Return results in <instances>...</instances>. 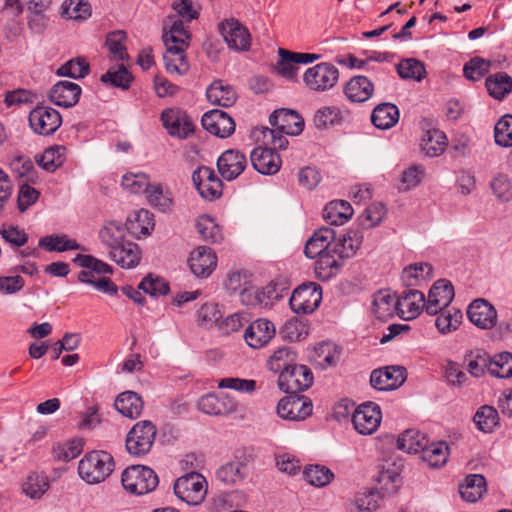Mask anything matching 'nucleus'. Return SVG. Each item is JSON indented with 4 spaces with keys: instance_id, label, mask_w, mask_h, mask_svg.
Returning <instances> with one entry per match:
<instances>
[{
    "instance_id": "obj_21",
    "label": "nucleus",
    "mask_w": 512,
    "mask_h": 512,
    "mask_svg": "<svg viewBox=\"0 0 512 512\" xmlns=\"http://www.w3.org/2000/svg\"><path fill=\"white\" fill-rule=\"evenodd\" d=\"M217 256L206 246H199L191 252L189 266L192 273L201 278L208 277L216 268Z\"/></svg>"
},
{
    "instance_id": "obj_36",
    "label": "nucleus",
    "mask_w": 512,
    "mask_h": 512,
    "mask_svg": "<svg viewBox=\"0 0 512 512\" xmlns=\"http://www.w3.org/2000/svg\"><path fill=\"white\" fill-rule=\"evenodd\" d=\"M460 495L468 502H476L486 492V480L480 474L466 476L459 487Z\"/></svg>"
},
{
    "instance_id": "obj_58",
    "label": "nucleus",
    "mask_w": 512,
    "mask_h": 512,
    "mask_svg": "<svg viewBox=\"0 0 512 512\" xmlns=\"http://www.w3.org/2000/svg\"><path fill=\"white\" fill-rule=\"evenodd\" d=\"M151 205L157 207L160 211L165 212L172 205V199L168 190L164 191L161 184H153L148 186L145 192Z\"/></svg>"
},
{
    "instance_id": "obj_35",
    "label": "nucleus",
    "mask_w": 512,
    "mask_h": 512,
    "mask_svg": "<svg viewBox=\"0 0 512 512\" xmlns=\"http://www.w3.org/2000/svg\"><path fill=\"white\" fill-rule=\"evenodd\" d=\"M353 215L351 205L344 200H334L326 205L323 217L330 225H342Z\"/></svg>"
},
{
    "instance_id": "obj_32",
    "label": "nucleus",
    "mask_w": 512,
    "mask_h": 512,
    "mask_svg": "<svg viewBox=\"0 0 512 512\" xmlns=\"http://www.w3.org/2000/svg\"><path fill=\"white\" fill-rule=\"evenodd\" d=\"M399 120V110L392 103H381L377 105L371 114L373 125L382 130L390 129Z\"/></svg>"
},
{
    "instance_id": "obj_41",
    "label": "nucleus",
    "mask_w": 512,
    "mask_h": 512,
    "mask_svg": "<svg viewBox=\"0 0 512 512\" xmlns=\"http://www.w3.org/2000/svg\"><path fill=\"white\" fill-rule=\"evenodd\" d=\"M381 498L397 493L401 486L400 474L394 468H383L376 478Z\"/></svg>"
},
{
    "instance_id": "obj_42",
    "label": "nucleus",
    "mask_w": 512,
    "mask_h": 512,
    "mask_svg": "<svg viewBox=\"0 0 512 512\" xmlns=\"http://www.w3.org/2000/svg\"><path fill=\"white\" fill-rule=\"evenodd\" d=\"M428 443L425 434L418 430L408 429L404 431L397 440V447L407 453H420Z\"/></svg>"
},
{
    "instance_id": "obj_25",
    "label": "nucleus",
    "mask_w": 512,
    "mask_h": 512,
    "mask_svg": "<svg viewBox=\"0 0 512 512\" xmlns=\"http://www.w3.org/2000/svg\"><path fill=\"white\" fill-rule=\"evenodd\" d=\"M363 241V235L358 230H349L335 237L333 241V254L342 263L344 258H350L356 254Z\"/></svg>"
},
{
    "instance_id": "obj_7",
    "label": "nucleus",
    "mask_w": 512,
    "mask_h": 512,
    "mask_svg": "<svg viewBox=\"0 0 512 512\" xmlns=\"http://www.w3.org/2000/svg\"><path fill=\"white\" fill-rule=\"evenodd\" d=\"M321 299V287L311 282L296 288L290 297L289 304L295 313L308 314L319 306Z\"/></svg>"
},
{
    "instance_id": "obj_11",
    "label": "nucleus",
    "mask_w": 512,
    "mask_h": 512,
    "mask_svg": "<svg viewBox=\"0 0 512 512\" xmlns=\"http://www.w3.org/2000/svg\"><path fill=\"white\" fill-rule=\"evenodd\" d=\"M219 31L228 47L235 51H247L251 46L248 29L237 19L230 18L219 24Z\"/></svg>"
},
{
    "instance_id": "obj_23",
    "label": "nucleus",
    "mask_w": 512,
    "mask_h": 512,
    "mask_svg": "<svg viewBox=\"0 0 512 512\" xmlns=\"http://www.w3.org/2000/svg\"><path fill=\"white\" fill-rule=\"evenodd\" d=\"M250 160L254 169L264 175L277 173L281 166L280 156L270 148H255L251 152Z\"/></svg>"
},
{
    "instance_id": "obj_31",
    "label": "nucleus",
    "mask_w": 512,
    "mask_h": 512,
    "mask_svg": "<svg viewBox=\"0 0 512 512\" xmlns=\"http://www.w3.org/2000/svg\"><path fill=\"white\" fill-rule=\"evenodd\" d=\"M166 51L163 55L166 71L170 74L183 75L189 70V64L186 59L185 47L165 46Z\"/></svg>"
},
{
    "instance_id": "obj_39",
    "label": "nucleus",
    "mask_w": 512,
    "mask_h": 512,
    "mask_svg": "<svg viewBox=\"0 0 512 512\" xmlns=\"http://www.w3.org/2000/svg\"><path fill=\"white\" fill-rule=\"evenodd\" d=\"M39 246L48 251L64 252L68 250H82L86 248L79 244L75 239H71L66 234H56L42 237L39 240Z\"/></svg>"
},
{
    "instance_id": "obj_6",
    "label": "nucleus",
    "mask_w": 512,
    "mask_h": 512,
    "mask_svg": "<svg viewBox=\"0 0 512 512\" xmlns=\"http://www.w3.org/2000/svg\"><path fill=\"white\" fill-rule=\"evenodd\" d=\"M156 427L148 420L133 426L126 438L127 451L135 456L147 454L154 443Z\"/></svg>"
},
{
    "instance_id": "obj_20",
    "label": "nucleus",
    "mask_w": 512,
    "mask_h": 512,
    "mask_svg": "<svg viewBox=\"0 0 512 512\" xmlns=\"http://www.w3.org/2000/svg\"><path fill=\"white\" fill-rule=\"evenodd\" d=\"M269 122L285 135H299L304 128L303 118L296 111L285 108L275 110L270 115Z\"/></svg>"
},
{
    "instance_id": "obj_55",
    "label": "nucleus",
    "mask_w": 512,
    "mask_h": 512,
    "mask_svg": "<svg viewBox=\"0 0 512 512\" xmlns=\"http://www.w3.org/2000/svg\"><path fill=\"white\" fill-rule=\"evenodd\" d=\"M315 361L323 369L335 365L339 359L337 346L332 342L318 344L315 349Z\"/></svg>"
},
{
    "instance_id": "obj_10",
    "label": "nucleus",
    "mask_w": 512,
    "mask_h": 512,
    "mask_svg": "<svg viewBox=\"0 0 512 512\" xmlns=\"http://www.w3.org/2000/svg\"><path fill=\"white\" fill-rule=\"evenodd\" d=\"M192 181L200 196L206 200L213 201L222 195V181L210 167H198L192 174Z\"/></svg>"
},
{
    "instance_id": "obj_53",
    "label": "nucleus",
    "mask_w": 512,
    "mask_h": 512,
    "mask_svg": "<svg viewBox=\"0 0 512 512\" xmlns=\"http://www.w3.org/2000/svg\"><path fill=\"white\" fill-rule=\"evenodd\" d=\"M488 371L498 378L512 377V353L502 352L495 355L489 361Z\"/></svg>"
},
{
    "instance_id": "obj_48",
    "label": "nucleus",
    "mask_w": 512,
    "mask_h": 512,
    "mask_svg": "<svg viewBox=\"0 0 512 512\" xmlns=\"http://www.w3.org/2000/svg\"><path fill=\"white\" fill-rule=\"evenodd\" d=\"M398 75L404 80H414L420 82L426 76L424 64L415 59H403L396 66Z\"/></svg>"
},
{
    "instance_id": "obj_28",
    "label": "nucleus",
    "mask_w": 512,
    "mask_h": 512,
    "mask_svg": "<svg viewBox=\"0 0 512 512\" xmlns=\"http://www.w3.org/2000/svg\"><path fill=\"white\" fill-rule=\"evenodd\" d=\"M373 83L365 76L351 78L344 87V93L351 102H365L373 94Z\"/></svg>"
},
{
    "instance_id": "obj_30",
    "label": "nucleus",
    "mask_w": 512,
    "mask_h": 512,
    "mask_svg": "<svg viewBox=\"0 0 512 512\" xmlns=\"http://www.w3.org/2000/svg\"><path fill=\"white\" fill-rule=\"evenodd\" d=\"M154 228V216L153 214L145 209L131 214L126 223V230L137 238L141 236H147Z\"/></svg>"
},
{
    "instance_id": "obj_60",
    "label": "nucleus",
    "mask_w": 512,
    "mask_h": 512,
    "mask_svg": "<svg viewBox=\"0 0 512 512\" xmlns=\"http://www.w3.org/2000/svg\"><path fill=\"white\" fill-rule=\"evenodd\" d=\"M125 228L117 222L108 223L99 233L103 243H105L110 250L122 244L124 241Z\"/></svg>"
},
{
    "instance_id": "obj_16",
    "label": "nucleus",
    "mask_w": 512,
    "mask_h": 512,
    "mask_svg": "<svg viewBox=\"0 0 512 512\" xmlns=\"http://www.w3.org/2000/svg\"><path fill=\"white\" fill-rule=\"evenodd\" d=\"M454 298V288L450 281L446 279L437 280L428 293L427 313L437 315L452 302Z\"/></svg>"
},
{
    "instance_id": "obj_49",
    "label": "nucleus",
    "mask_w": 512,
    "mask_h": 512,
    "mask_svg": "<svg viewBox=\"0 0 512 512\" xmlns=\"http://www.w3.org/2000/svg\"><path fill=\"white\" fill-rule=\"evenodd\" d=\"M380 492L377 489H367L359 492L353 499L356 512H375L380 507Z\"/></svg>"
},
{
    "instance_id": "obj_27",
    "label": "nucleus",
    "mask_w": 512,
    "mask_h": 512,
    "mask_svg": "<svg viewBox=\"0 0 512 512\" xmlns=\"http://www.w3.org/2000/svg\"><path fill=\"white\" fill-rule=\"evenodd\" d=\"M208 101L213 105L231 107L237 100L233 87L221 80H215L206 91Z\"/></svg>"
},
{
    "instance_id": "obj_1",
    "label": "nucleus",
    "mask_w": 512,
    "mask_h": 512,
    "mask_svg": "<svg viewBox=\"0 0 512 512\" xmlns=\"http://www.w3.org/2000/svg\"><path fill=\"white\" fill-rule=\"evenodd\" d=\"M336 231L329 227H322L314 232L307 240L304 253L308 258L318 257L315 263V273L318 279L328 281L340 270L342 263L333 254V241Z\"/></svg>"
},
{
    "instance_id": "obj_50",
    "label": "nucleus",
    "mask_w": 512,
    "mask_h": 512,
    "mask_svg": "<svg viewBox=\"0 0 512 512\" xmlns=\"http://www.w3.org/2000/svg\"><path fill=\"white\" fill-rule=\"evenodd\" d=\"M477 428L485 433H490L499 423L497 410L489 405L480 407L473 418Z\"/></svg>"
},
{
    "instance_id": "obj_24",
    "label": "nucleus",
    "mask_w": 512,
    "mask_h": 512,
    "mask_svg": "<svg viewBox=\"0 0 512 512\" xmlns=\"http://www.w3.org/2000/svg\"><path fill=\"white\" fill-rule=\"evenodd\" d=\"M275 333L276 329L272 322L267 319H258L248 326L244 338L250 347L260 348L266 345Z\"/></svg>"
},
{
    "instance_id": "obj_40",
    "label": "nucleus",
    "mask_w": 512,
    "mask_h": 512,
    "mask_svg": "<svg viewBox=\"0 0 512 512\" xmlns=\"http://www.w3.org/2000/svg\"><path fill=\"white\" fill-rule=\"evenodd\" d=\"M485 86L490 96L502 100L512 91V78L505 72H498L486 78Z\"/></svg>"
},
{
    "instance_id": "obj_64",
    "label": "nucleus",
    "mask_w": 512,
    "mask_h": 512,
    "mask_svg": "<svg viewBox=\"0 0 512 512\" xmlns=\"http://www.w3.org/2000/svg\"><path fill=\"white\" fill-rule=\"evenodd\" d=\"M122 187L132 194L146 192L149 177L145 173H127L122 177Z\"/></svg>"
},
{
    "instance_id": "obj_3",
    "label": "nucleus",
    "mask_w": 512,
    "mask_h": 512,
    "mask_svg": "<svg viewBox=\"0 0 512 512\" xmlns=\"http://www.w3.org/2000/svg\"><path fill=\"white\" fill-rule=\"evenodd\" d=\"M121 482L128 493L144 495L156 489L159 479L153 469L143 465H131L122 472Z\"/></svg>"
},
{
    "instance_id": "obj_22",
    "label": "nucleus",
    "mask_w": 512,
    "mask_h": 512,
    "mask_svg": "<svg viewBox=\"0 0 512 512\" xmlns=\"http://www.w3.org/2000/svg\"><path fill=\"white\" fill-rule=\"evenodd\" d=\"M81 87L70 81H59L51 88L49 92V100L64 108L75 106L81 95Z\"/></svg>"
},
{
    "instance_id": "obj_12",
    "label": "nucleus",
    "mask_w": 512,
    "mask_h": 512,
    "mask_svg": "<svg viewBox=\"0 0 512 512\" xmlns=\"http://www.w3.org/2000/svg\"><path fill=\"white\" fill-rule=\"evenodd\" d=\"M407 378L406 368L403 366H387L375 369L370 376L371 386L380 391L399 388Z\"/></svg>"
},
{
    "instance_id": "obj_38",
    "label": "nucleus",
    "mask_w": 512,
    "mask_h": 512,
    "mask_svg": "<svg viewBox=\"0 0 512 512\" xmlns=\"http://www.w3.org/2000/svg\"><path fill=\"white\" fill-rule=\"evenodd\" d=\"M446 146L447 137L438 129L428 130L421 142V150L429 157L440 156L445 151Z\"/></svg>"
},
{
    "instance_id": "obj_57",
    "label": "nucleus",
    "mask_w": 512,
    "mask_h": 512,
    "mask_svg": "<svg viewBox=\"0 0 512 512\" xmlns=\"http://www.w3.org/2000/svg\"><path fill=\"white\" fill-rule=\"evenodd\" d=\"M48 488L47 477L38 473L30 474L23 484V492L32 499L41 498Z\"/></svg>"
},
{
    "instance_id": "obj_45",
    "label": "nucleus",
    "mask_w": 512,
    "mask_h": 512,
    "mask_svg": "<svg viewBox=\"0 0 512 512\" xmlns=\"http://www.w3.org/2000/svg\"><path fill=\"white\" fill-rule=\"evenodd\" d=\"M297 355L289 347H281L277 349L269 358V369L275 373H283L294 364H296Z\"/></svg>"
},
{
    "instance_id": "obj_63",
    "label": "nucleus",
    "mask_w": 512,
    "mask_h": 512,
    "mask_svg": "<svg viewBox=\"0 0 512 512\" xmlns=\"http://www.w3.org/2000/svg\"><path fill=\"white\" fill-rule=\"evenodd\" d=\"M495 142L503 147L512 146V115L503 116L494 128Z\"/></svg>"
},
{
    "instance_id": "obj_46",
    "label": "nucleus",
    "mask_w": 512,
    "mask_h": 512,
    "mask_svg": "<svg viewBox=\"0 0 512 512\" xmlns=\"http://www.w3.org/2000/svg\"><path fill=\"white\" fill-rule=\"evenodd\" d=\"M100 81L106 85L127 90L131 86L133 76L124 65H120L102 74Z\"/></svg>"
},
{
    "instance_id": "obj_29",
    "label": "nucleus",
    "mask_w": 512,
    "mask_h": 512,
    "mask_svg": "<svg viewBox=\"0 0 512 512\" xmlns=\"http://www.w3.org/2000/svg\"><path fill=\"white\" fill-rule=\"evenodd\" d=\"M114 406L123 416L135 419L142 413L143 401L136 392L125 391L117 396Z\"/></svg>"
},
{
    "instance_id": "obj_61",
    "label": "nucleus",
    "mask_w": 512,
    "mask_h": 512,
    "mask_svg": "<svg viewBox=\"0 0 512 512\" xmlns=\"http://www.w3.org/2000/svg\"><path fill=\"white\" fill-rule=\"evenodd\" d=\"M73 263L82 268L91 269L99 277L105 274H112L113 272L110 265L88 254H77L73 258Z\"/></svg>"
},
{
    "instance_id": "obj_52",
    "label": "nucleus",
    "mask_w": 512,
    "mask_h": 512,
    "mask_svg": "<svg viewBox=\"0 0 512 512\" xmlns=\"http://www.w3.org/2000/svg\"><path fill=\"white\" fill-rule=\"evenodd\" d=\"M303 476L310 485L324 487L332 481L334 474L325 466L309 465L304 469Z\"/></svg>"
},
{
    "instance_id": "obj_26",
    "label": "nucleus",
    "mask_w": 512,
    "mask_h": 512,
    "mask_svg": "<svg viewBox=\"0 0 512 512\" xmlns=\"http://www.w3.org/2000/svg\"><path fill=\"white\" fill-rule=\"evenodd\" d=\"M110 257L122 268H134L141 259L137 244L125 241L109 251Z\"/></svg>"
},
{
    "instance_id": "obj_4",
    "label": "nucleus",
    "mask_w": 512,
    "mask_h": 512,
    "mask_svg": "<svg viewBox=\"0 0 512 512\" xmlns=\"http://www.w3.org/2000/svg\"><path fill=\"white\" fill-rule=\"evenodd\" d=\"M206 479L192 472L178 478L174 484L176 496L189 505L200 504L207 493Z\"/></svg>"
},
{
    "instance_id": "obj_51",
    "label": "nucleus",
    "mask_w": 512,
    "mask_h": 512,
    "mask_svg": "<svg viewBox=\"0 0 512 512\" xmlns=\"http://www.w3.org/2000/svg\"><path fill=\"white\" fill-rule=\"evenodd\" d=\"M247 476V467L244 463L236 461L223 465L217 471V478L225 484H235Z\"/></svg>"
},
{
    "instance_id": "obj_37",
    "label": "nucleus",
    "mask_w": 512,
    "mask_h": 512,
    "mask_svg": "<svg viewBox=\"0 0 512 512\" xmlns=\"http://www.w3.org/2000/svg\"><path fill=\"white\" fill-rule=\"evenodd\" d=\"M191 40L190 32L185 28L182 19L173 20L168 30L164 28L163 41L165 46L188 48Z\"/></svg>"
},
{
    "instance_id": "obj_5",
    "label": "nucleus",
    "mask_w": 512,
    "mask_h": 512,
    "mask_svg": "<svg viewBox=\"0 0 512 512\" xmlns=\"http://www.w3.org/2000/svg\"><path fill=\"white\" fill-rule=\"evenodd\" d=\"M339 78L337 67L328 62H322L308 68L303 74L305 86L313 92H324L333 88Z\"/></svg>"
},
{
    "instance_id": "obj_8",
    "label": "nucleus",
    "mask_w": 512,
    "mask_h": 512,
    "mask_svg": "<svg viewBox=\"0 0 512 512\" xmlns=\"http://www.w3.org/2000/svg\"><path fill=\"white\" fill-rule=\"evenodd\" d=\"M313 384V374L305 365L297 363L283 371L278 378L279 388L288 394H297Z\"/></svg>"
},
{
    "instance_id": "obj_13",
    "label": "nucleus",
    "mask_w": 512,
    "mask_h": 512,
    "mask_svg": "<svg viewBox=\"0 0 512 512\" xmlns=\"http://www.w3.org/2000/svg\"><path fill=\"white\" fill-rule=\"evenodd\" d=\"M380 407L374 403L360 405L352 416V423L356 431L362 435L373 434L381 422Z\"/></svg>"
},
{
    "instance_id": "obj_18",
    "label": "nucleus",
    "mask_w": 512,
    "mask_h": 512,
    "mask_svg": "<svg viewBox=\"0 0 512 512\" xmlns=\"http://www.w3.org/2000/svg\"><path fill=\"white\" fill-rule=\"evenodd\" d=\"M247 159L245 155L234 149L224 151L217 160V169L223 179L232 181L245 169Z\"/></svg>"
},
{
    "instance_id": "obj_59",
    "label": "nucleus",
    "mask_w": 512,
    "mask_h": 512,
    "mask_svg": "<svg viewBox=\"0 0 512 512\" xmlns=\"http://www.w3.org/2000/svg\"><path fill=\"white\" fill-rule=\"evenodd\" d=\"M89 63L85 58L71 59L57 69L58 76H65L74 79L83 78L89 73Z\"/></svg>"
},
{
    "instance_id": "obj_17",
    "label": "nucleus",
    "mask_w": 512,
    "mask_h": 512,
    "mask_svg": "<svg viewBox=\"0 0 512 512\" xmlns=\"http://www.w3.org/2000/svg\"><path fill=\"white\" fill-rule=\"evenodd\" d=\"M161 120L171 136L186 138L194 131V123L191 118L180 109L164 110Z\"/></svg>"
},
{
    "instance_id": "obj_54",
    "label": "nucleus",
    "mask_w": 512,
    "mask_h": 512,
    "mask_svg": "<svg viewBox=\"0 0 512 512\" xmlns=\"http://www.w3.org/2000/svg\"><path fill=\"white\" fill-rule=\"evenodd\" d=\"M196 228L204 241L218 243L223 238L219 225L210 216L199 217Z\"/></svg>"
},
{
    "instance_id": "obj_9",
    "label": "nucleus",
    "mask_w": 512,
    "mask_h": 512,
    "mask_svg": "<svg viewBox=\"0 0 512 512\" xmlns=\"http://www.w3.org/2000/svg\"><path fill=\"white\" fill-rule=\"evenodd\" d=\"M31 129L43 136L52 135L62 124L60 113L46 106H37L29 114Z\"/></svg>"
},
{
    "instance_id": "obj_43",
    "label": "nucleus",
    "mask_w": 512,
    "mask_h": 512,
    "mask_svg": "<svg viewBox=\"0 0 512 512\" xmlns=\"http://www.w3.org/2000/svg\"><path fill=\"white\" fill-rule=\"evenodd\" d=\"M398 309L397 298L388 291H379L374 295L373 312L380 320H385L394 315Z\"/></svg>"
},
{
    "instance_id": "obj_44",
    "label": "nucleus",
    "mask_w": 512,
    "mask_h": 512,
    "mask_svg": "<svg viewBox=\"0 0 512 512\" xmlns=\"http://www.w3.org/2000/svg\"><path fill=\"white\" fill-rule=\"evenodd\" d=\"M433 267L429 263H415L405 268L402 272V281L406 287L419 284L420 281H427L432 277Z\"/></svg>"
},
{
    "instance_id": "obj_34",
    "label": "nucleus",
    "mask_w": 512,
    "mask_h": 512,
    "mask_svg": "<svg viewBox=\"0 0 512 512\" xmlns=\"http://www.w3.org/2000/svg\"><path fill=\"white\" fill-rule=\"evenodd\" d=\"M398 309L407 312L414 317L425 309L427 312L428 301L425 299L424 294L419 290L404 291L401 296L397 298Z\"/></svg>"
},
{
    "instance_id": "obj_14",
    "label": "nucleus",
    "mask_w": 512,
    "mask_h": 512,
    "mask_svg": "<svg viewBox=\"0 0 512 512\" xmlns=\"http://www.w3.org/2000/svg\"><path fill=\"white\" fill-rule=\"evenodd\" d=\"M311 413V401L308 398L298 396L297 394H291L290 396L281 399L277 406V414L279 417L286 420H304Z\"/></svg>"
},
{
    "instance_id": "obj_47",
    "label": "nucleus",
    "mask_w": 512,
    "mask_h": 512,
    "mask_svg": "<svg viewBox=\"0 0 512 512\" xmlns=\"http://www.w3.org/2000/svg\"><path fill=\"white\" fill-rule=\"evenodd\" d=\"M65 153L66 148L64 146L49 147L36 159V161L44 170L54 172L64 163Z\"/></svg>"
},
{
    "instance_id": "obj_2",
    "label": "nucleus",
    "mask_w": 512,
    "mask_h": 512,
    "mask_svg": "<svg viewBox=\"0 0 512 512\" xmlns=\"http://www.w3.org/2000/svg\"><path fill=\"white\" fill-rule=\"evenodd\" d=\"M115 462L111 454L105 451H92L79 462L80 477L89 484L103 482L114 470Z\"/></svg>"
},
{
    "instance_id": "obj_56",
    "label": "nucleus",
    "mask_w": 512,
    "mask_h": 512,
    "mask_svg": "<svg viewBox=\"0 0 512 512\" xmlns=\"http://www.w3.org/2000/svg\"><path fill=\"white\" fill-rule=\"evenodd\" d=\"M435 320L440 333L446 334L458 329L462 320V313L458 309L442 310Z\"/></svg>"
},
{
    "instance_id": "obj_19",
    "label": "nucleus",
    "mask_w": 512,
    "mask_h": 512,
    "mask_svg": "<svg viewBox=\"0 0 512 512\" xmlns=\"http://www.w3.org/2000/svg\"><path fill=\"white\" fill-rule=\"evenodd\" d=\"M471 323L481 329H492L497 322V311L487 300L475 299L467 309Z\"/></svg>"
},
{
    "instance_id": "obj_62",
    "label": "nucleus",
    "mask_w": 512,
    "mask_h": 512,
    "mask_svg": "<svg viewBox=\"0 0 512 512\" xmlns=\"http://www.w3.org/2000/svg\"><path fill=\"white\" fill-rule=\"evenodd\" d=\"M62 15L68 19L85 20L91 15L90 5L82 0L65 1L62 5Z\"/></svg>"
},
{
    "instance_id": "obj_15",
    "label": "nucleus",
    "mask_w": 512,
    "mask_h": 512,
    "mask_svg": "<svg viewBox=\"0 0 512 512\" xmlns=\"http://www.w3.org/2000/svg\"><path fill=\"white\" fill-rule=\"evenodd\" d=\"M203 128L219 138L229 137L235 131V122L226 112L214 109L206 112L201 120Z\"/></svg>"
},
{
    "instance_id": "obj_33",
    "label": "nucleus",
    "mask_w": 512,
    "mask_h": 512,
    "mask_svg": "<svg viewBox=\"0 0 512 512\" xmlns=\"http://www.w3.org/2000/svg\"><path fill=\"white\" fill-rule=\"evenodd\" d=\"M421 459L431 468L443 466L449 456V447L446 442H430L421 450Z\"/></svg>"
}]
</instances>
